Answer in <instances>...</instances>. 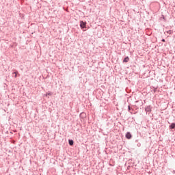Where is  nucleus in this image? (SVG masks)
Returning <instances> with one entry per match:
<instances>
[{"mask_svg":"<svg viewBox=\"0 0 175 175\" xmlns=\"http://www.w3.org/2000/svg\"><path fill=\"white\" fill-rule=\"evenodd\" d=\"M129 110H131V107L130 106H129Z\"/></svg>","mask_w":175,"mask_h":175,"instance_id":"9","label":"nucleus"},{"mask_svg":"<svg viewBox=\"0 0 175 175\" xmlns=\"http://www.w3.org/2000/svg\"><path fill=\"white\" fill-rule=\"evenodd\" d=\"M129 62V57H126V58H124V59L123 60V62Z\"/></svg>","mask_w":175,"mask_h":175,"instance_id":"5","label":"nucleus"},{"mask_svg":"<svg viewBox=\"0 0 175 175\" xmlns=\"http://www.w3.org/2000/svg\"><path fill=\"white\" fill-rule=\"evenodd\" d=\"M126 139H132V134H131L129 132L126 133Z\"/></svg>","mask_w":175,"mask_h":175,"instance_id":"2","label":"nucleus"},{"mask_svg":"<svg viewBox=\"0 0 175 175\" xmlns=\"http://www.w3.org/2000/svg\"><path fill=\"white\" fill-rule=\"evenodd\" d=\"M51 96L52 95V94H51V92H48V93H46V96Z\"/></svg>","mask_w":175,"mask_h":175,"instance_id":"7","label":"nucleus"},{"mask_svg":"<svg viewBox=\"0 0 175 175\" xmlns=\"http://www.w3.org/2000/svg\"><path fill=\"white\" fill-rule=\"evenodd\" d=\"M14 75H15V76H14V77H17V74L18 73V72H14Z\"/></svg>","mask_w":175,"mask_h":175,"instance_id":"8","label":"nucleus"},{"mask_svg":"<svg viewBox=\"0 0 175 175\" xmlns=\"http://www.w3.org/2000/svg\"><path fill=\"white\" fill-rule=\"evenodd\" d=\"M162 42H165V39H163V40H162Z\"/></svg>","mask_w":175,"mask_h":175,"instance_id":"10","label":"nucleus"},{"mask_svg":"<svg viewBox=\"0 0 175 175\" xmlns=\"http://www.w3.org/2000/svg\"><path fill=\"white\" fill-rule=\"evenodd\" d=\"M170 128L171 129H175V123L171 124V125L170 126Z\"/></svg>","mask_w":175,"mask_h":175,"instance_id":"4","label":"nucleus"},{"mask_svg":"<svg viewBox=\"0 0 175 175\" xmlns=\"http://www.w3.org/2000/svg\"><path fill=\"white\" fill-rule=\"evenodd\" d=\"M68 143H69L70 146H73L74 142H73V140H72V139H69V140H68Z\"/></svg>","mask_w":175,"mask_h":175,"instance_id":"6","label":"nucleus"},{"mask_svg":"<svg viewBox=\"0 0 175 175\" xmlns=\"http://www.w3.org/2000/svg\"><path fill=\"white\" fill-rule=\"evenodd\" d=\"M145 110H146V111H148V112L151 111V107L150 106L146 107L145 108Z\"/></svg>","mask_w":175,"mask_h":175,"instance_id":"3","label":"nucleus"},{"mask_svg":"<svg viewBox=\"0 0 175 175\" xmlns=\"http://www.w3.org/2000/svg\"><path fill=\"white\" fill-rule=\"evenodd\" d=\"M86 25H87V23L86 22H84V21H81L80 22V27H81V28L84 29V28H85Z\"/></svg>","mask_w":175,"mask_h":175,"instance_id":"1","label":"nucleus"}]
</instances>
